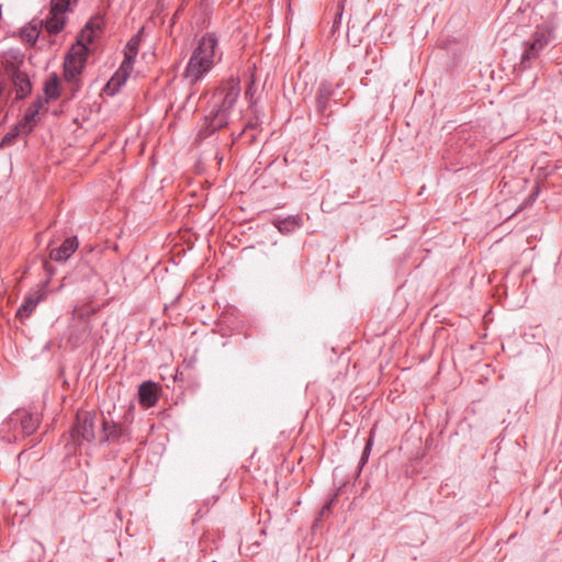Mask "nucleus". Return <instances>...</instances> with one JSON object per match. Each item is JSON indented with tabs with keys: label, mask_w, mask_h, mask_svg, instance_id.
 I'll return each mask as SVG.
<instances>
[{
	"label": "nucleus",
	"mask_w": 562,
	"mask_h": 562,
	"mask_svg": "<svg viewBox=\"0 0 562 562\" xmlns=\"http://www.w3.org/2000/svg\"><path fill=\"white\" fill-rule=\"evenodd\" d=\"M240 81L237 78H231L216 88L210 101V109L204 115V123L199 131L198 138L203 140L214 132L228 124V117L236 101L240 97Z\"/></svg>",
	"instance_id": "f257e3e1"
},
{
	"label": "nucleus",
	"mask_w": 562,
	"mask_h": 562,
	"mask_svg": "<svg viewBox=\"0 0 562 562\" xmlns=\"http://www.w3.org/2000/svg\"><path fill=\"white\" fill-rule=\"evenodd\" d=\"M223 53L218 48L216 34L207 33L201 37L194 47L189 63L184 69V78L191 85H195L212 69L215 63L221 60Z\"/></svg>",
	"instance_id": "f03ea898"
},
{
	"label": "nucleus",
	"mask_w": 562,
	"mask_h": 562,
	"mask_svg": "<svg viewBox=\"0 0 562 562\" xmlns=\"http://www.w3.org/2000/svg\"><path fill=\"white\" fill-rule=\"evenodd\" d=\"M551 41H553L552 31L549 29L538 27L536 32L531 34L529 41L524 42L519 64L520 68H530L532 61L538 59L540 53L543 52L546 46H548Z\"/></svg>",
	"instance_id": "7ed1b4c3"
},
{
	"label": "nucleus",
	"mask_w": 562,
	"mask_h": 562,
	"mask_svg": "<svg viewBox=\"0 0 562 562\" xmlns=\"http://www.w3.org/2000/svg\"><path fill=\"white\" fill-rule=\"evenodd\" d=\"M89 53L90 49L82 43V40H77L76 44L71 46L64 61V74L68 82L75 81L81 75Z\"/></svg>",
	"instance_id": "20e7f679"
},
{
	"label": "nucleus",
	"mask_w": 562,
	"mask_h": 562,
	"mask_svg": "<svg viewBox=\"0 0 562 562\" xmlns=\"http://www.w3.org/2000/svg\"><path fill=\"white\" fill-rule=\"evenodd\" d=\"M95 415L93 412L79 411L71 428V439L75 445L92 443L95 439Z\"/></svg>",
	"instance_id": "39448f33"
},
{
	"label": "nucleus",
	"mask_w": 562,
	"mask_h": 562,
	"mask_svg": "<svg viewBox=\"0 0 562 562\" xmlns=\"http://www.w3.org/2000/svg\"><path fill=\"white\" fill-rule=\"evenodd\" d=\"M131 440V434L124 423L102 416L99 445H121Z\"/></svg>",
	"instance_id": "423d86ee"
},
{
	"label": "nucleus",
	"mask_w": 562,
	"mask_h": 562,
	"mask_svg": "<svg viewBox=\"0 0 562 562\" xmlns=\"http://www.w3.org/2000/svg\"><path fill=\"white\" fill-rule=\"evenodd\" d=\"M4 69L8 77L12 80V83L15 89L16 99L23 100L32 91V83L30 77H27L26 74L21 70V68H19L15 61L5 60Z\"/></svg>",
	"instance_id": "0eeeda50"
},
{
	"label": "nucleus",
	"mask_w": 562,
	"mask_h": 562,
	"mask_svg": "<svg viewBox=\"0 0 562 562\" xmlns=\"http://www.w3.org/2000/svg\"><path fill=\"white\" fill-rule=\"evenodd\" d=\"M44 106L43 99L36 100L34 103L25 110L24 115L20 122L16 124L20 125V128L23 130V135H30L35 126L40 122V112Z\"/></svg>",
	"instance_id": "6e6552de"
},
{
	"label": "nucleus",
	"mask_w": 562,
	"mask_h": 562,
	"mask_svg": "<svg viewBox=\"0 0 562 562\" xmlns=\"http://www.w3.org/2000/svg\"><path fill=\"white\" fill-rule=\"evenodd\" d=\"M44 293L41 290H35L27 294L20 308L16 311V318L23 323L25 319H29L35 307L43 300Z\"/></svg>",
	"instance_id": "1a4fd4ad"
},
{
	"label": "nucleus",
	"mask_w": 562,
	"mask_h": 562,
	"mask_svg": "<svg viewBox=\"0 0 562 562\" xmlns=\"http://www.w3.org/2000/svg\"><path fill=\"white\" fill-rule=\"evenodd\" d=\"M77 247V237H67L63 245L49 251V259L57 262H65L75 254Z\"/></svg>",
	"instance_id": "9d476101"
},
{
	"label": "nucleus",
	"mask_w": 562,
	"mask_h": 562,
	"mask_svg": "<svg viewBox=\"0 0 562 562\" xmlns=\"http://www.w3.org/2000/svg\"><path fill=\"white\" fill-rule=\"evenodd\" d=\"M138 400L142 407H151L158 401V386L156 383L147 381L143 382L138 389Z\"/></svg>",
	"instance_id": "9b49d317"
},
{
	"label": "nucleus",
	"mask_w": 562,
	"mask_h": 562,
	"mask_svg": "<svg viewBox=\"0 0 562 562\" xmlns=\"http://www.w3.org/2000/svg\"><path fill=\"white\" fill-rule=\"evenodd\" d=\"M334 87L330 82H322L319 83L317 95H316V108L317 112L325 115L328 108V102L333 98Z\"/></svg>",
	"instance_id": "f8f14e48"
},
{
	"label": "nucleus",
	"mask_w": 562,
	"mask_h": 562,
	"mask_svg": "<svg viewBox=\"0 0 562 562\" xmlns=\"http://www.w3.org/2000/svg\"><path fill=\"white\" fill-rule=\"evenodd\" d=\"M301 215H288L284 218H276L273 225L278 232L282 234H290L302 226Z\"/></svg>",
	"instance_id": "ddd939ff"
},
{
	"label": "nucleus",
	"mask_w": 562,
	"mask_h": 562,
	"mask_svg": "<svg viewBox=\"0 0 562 562\" xmlns=\"http://www.w3.org/2000/svg\"><path fill=\"white\" fill-rule=\"evenodd\" d=\"M140 45V35H134L130 41H127L124 48V60L122 64L126 65V68L134 65L135 57L137 52L139 50Z\"/></svg>",
	"instance_id": "4468645a"
},
{
	"label": "nucleus",
	"mask_w": 562,
	"mask_h": 562,
	"mask_svg": "<svg viewBox=\"0 0 562 562\" xmlns=\"http://www.w3.org/2000/svg\"><path fill=\"white\" fill-rule=\"evenodd\" d=\"M65 14H54L49 12L46 20H44V26H46L48 34L61 33L65 27Z\"/></svg>",
	"instance_id": "2eb2a0df"
},
{
	"label": "nucleus",
	"mask_w": 562,
	"mask_h": 562,
	"mask_svg": "<svg viewBox=\"0 0 562 562\" xmlns=\"http://www.w3.org/2000/svg\"><path fill=\"white\" fill-rule=\"evenodd\" d=\"M59 93V79L54 75L44 83V94H46V99H43L44 103H47L48 100H57Z\"/></svg>",
	"instance_id": "dca6fc26"
},
{
	"label": "nucleus",
	"mask_w": 562,
	"mask_h": 562,
	"mask_svg": "<svg viewBox=\"0 0 562 562\" xmlns=\"http://www.w3.org/2000/svg\"><path fill=\"white\" fill-rule=\"evenodd\" d=\"M38 417L32 413H25L21 418V427L25 436H31L38 428Z\"/></svg>",
	"instance_id": "f3484780"
},
{
	"label": "nucleus",
	"mask_w": 562,
	"mask_h": 562,
	"mask_svg": "<svg viewBox=\"0 0 562 562\" xmlns=\"http://www.w3.org/2000/svg\"><path fill=\"white\" fill-rule=\"evenodd\" d=\"M71 7V0H50L49 12L54 14H65Z\"/></svg>",
	"instance_id": "a211bd4d"
},
{
	"label": "nucleus",
	"mask_w": 562,
	"mask_h": 562,
	"mask_svg": "<svg viewBox=\"0 0 562 562\" xmlns=\"http://www.w3.org/2000/svg\"><path fill=\"white\" fill-rule=\"evenodd\" d=\"M132 70H133V66H130L126 68V65L122 64L121 68H119L116 70V72L114 74V76L112 78H110V81H112L114 83H119L121 86H124L126 79L131 76Z\"/></svg>",
	"instance_id": "6ab92c4d"
},
{
	"label": "nucleus",
	"mask_w": 562,
	"mask_h": 562,
	"mask_svg": "<svg viewBox=\"0 0 562 562\" xmlns=\"http://www.w3.org/2000/svg\"><path fill=\"white\" fill-rule=\"evenodd\" d=\"M23 134V130L19 127L16 124L14 128H12L10 132L4 135L3 139H1L0 147L10 146L15 143V139L19 135Z\"/></svg>",
	"instance_id": "aec40b11"
},
{
	"label": "nucleus",
	"mask_w": 562,
	"mask_h": 562,
	"mask_svg": "<svg viewBox=\"0 0 562 562\" xmlns=\"http://www.w3.org/2000/svg\"><path fill=\"white\" fill-rule=\"evenodd\" d=\"M252 111V119H250L248 121V123H246L245 127H244V132L246 130H254V128H259L260 124H261V121L259 119L260 116V112L257 110V109H251Z\"/></svg>",
	"instance_id": "412c9836"
},
{
	"label": "nucleus",
	"mask_w": 562,
	"mask_h": 562,
	"mask_svg": "<svg viewBox=\"0 0 562 562\" xmlns=\"http://www.w3.org/2000/svg\"><path fill=\"white\" fill-rule=\"evenodd\" d=\"M245 98L246 100L249 101V104H250V108L254 109L255 108V99H254V81H251L249 85H248V88H246L245 90Z\"/></svg>",
	"instance_id": "4be33fe9"
},
{
	"label": "nucleus",
	"mask_w": 562,
	"mask_h": 562,
	"mask_svg": "<svg viewBox=\"0 0 562 562\" xmlns=\"http://www.w3.org/2000/svg\"><path fill=\"white\" fill-rule=\"evenodd\" d=\"M121 88V85L114 83L109 80V82L104 87V91L108 95H114Z\"/></svg>",
	"instance_id": "5701e85b"
},
{
	"label": "nucleus",
	"mask_w": 562,
	"mask_h": 562,
	"mask_svg": "<svg viewBox=\"0 0 562 562\" xmlns=\"http://www.w3.org/2000/svg\"><path fill=\"white\" fill-rule=\"evenodd\" d=\"M336 498H337V494H334L331 499L326 502V504L324 505L323 509H321V516L324 517L327 513H329V510L333 509V506H334V503L336 502Z\"/></svg>",
	"instance_id": "b1692460"
},
{
	"label": "nucleus",
	"mask_w": 562,
	"mask_h": 562,
	"mask_svg": "<svg viewBox=\"0 0 562 562\" xmlns=\"http://www.w3.org/2000/svg\"><path fill=\"white\" fill-rule=\"evenodd\" d=\"M370 451H371V442L368 441V443L366 445V448H363L362 450V454H361V458H360V465H364L369 459V454H370Z\"/></svg>",
	"instance_id": "393cba45"
},
{
	"label": "nucleus",
	"mask_w": 562,
	"mask_h": 562,
	"mask_svg": "<svg viewBox=\"0 0 562 562\" xmlns=\"http://www.w3.org/2000/svg\"><path fill=\"white\" fill-rule=\"evenodd\" d=\"M25 41L34 43L38 35L35 33V30H33L31 33H25Z\"/></svg>",
	"instance_id": "a878e982"
},
{
	"label": "nucleus",
	"mask_w": 562,
	"mask_h": 562,
	"mask_svg": "<svg viewBox=\"0 0 562 562\" xmlns=\"http://www.w3.org/2000/svg\"><path fill=\"white\" fill-rule=\"evenodd\" d=\"M86 40H88L89 42H92L91 34H89L88 37H86Z\"/></svg>",
	"instance_id": "bb28decb"
},
{
	"label": "nucleus",
	"mask_w": 562,
	"mask_h": 562,
	"mask_svg": "<svg viewBox=\"0 0 562 562\" xmlns=\"http://www.w3.org/2000/svg\"><path fill=\"white\" fill-rule=\"evenodd\" d=\"M1 92H2V90H1V87H0V97H1Z\"/></svg>",
	"instance_id": "cd10ccee"
}]
</instances>
